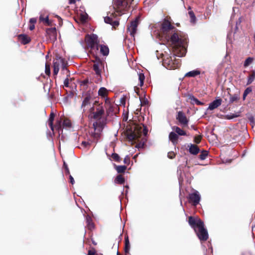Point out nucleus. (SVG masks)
<instances>
[{
  "label": "nucleus",
  "instance_id": "obj_1",
  "mask_svg": "<svg viewBox=\"0 0 255 255\" xmlns=\"http://www.w3.org/2000/svg\"><path fill=\"white\" fill-rule=\"evenodd\" d=\"M90 113L92 118L96 120L93 124L95 132L93 134L94 138L100 137L101 132L102 131L104 126L107 124V117L103 118L105 114V110L102 104H99L98 102H95L93 105L90 108Z\"/></svg>",
  "mask_w": 255,
  "mask_h": 255
},
{
  "label": "nucleus",
  "instance_id": "obj_2",
  "mask_svg": "<svg viewBox=\"0 0 255 255\" xmlns=\"http://www.w3.org/2000/svg\"><path fill=\"white\" fill-rule=\"evenodd\" d=\"M165 39L173 45L175 54L178 57L184 56L186 53L187 39L185 37L179 36L178 30L169 34Z\"/></svg>",
  "mask_w": 255,
  "mask_h": 255
},
{
  "label": "nucleus",
  "instance_id": "obj_3",
  "mask_svg": "<svg viewBox=\"0 0 255 255\" xmlns=\"http://www.w3.org/2000/svg\"><path fill=\"white\" fill-rule=\"evenodd\" d=\"M148 132L146 127L143 124H133L129 127L127 126L126 136L130 141L135 140L140 138L143 134L146 136Z\"/></svg>",
  "mask_w": 255,
  "mask_h": 255
},
{
  "label": "nucleus",
  "instance_id": "obj_4",
  "mask_svg": "<svg viewBox=\"0 0 255 255\" xmlns=\"http://www.w3.org/2000/svg\"><path fill=\"white\" fill-rule=\"evenodd\" d=\"M85 40L87 47L90 49L91 52H96L99 50L100 41L96 34L86 35Z\"/></svg>",
  "mask_w": 255,
  "mask_h": 255
},
{
  "label": "nucleus",
  "instance_id": "obj_5",
  "mask_svg": "<svg viewBox=\"0 0 255 255\" xmlns=\"http://www.w3.org/2000/svg\"><path fill=\"white\" fill-rule=\"evenodd\" d=\"M176 31V28L167 19H164L160 28V33L162 37L166 38L172 32Z\"/></svg>",
  "mask_w": 255,
  "mask_h": 255
},
{
  "label": "nucleus",
  "instance_id": "obj_6",
  "mask_svg": "<svg viewBox=\"0 0 255 255\" xmlns=\"http://www.w3.org/2000/svg\"><path fill=\"white\" fill-rule=\"evenodd\" d=\"M133 0H115L113 4L115 12L121 15Z\"/></svg>",
  "mask_w": 255,
  "mask_h": 255
},
{
  "label": "nucleus",
  "instance_id": "obj_7",
  "mask_svg": "<svg viewBox=\"0 0 255 255\" xmlns=\"http://www.w3.org/2000/svg\"><path fill=\"white\" fill-rule=\"evenodd\" d=\"M225 102L227 103L228 105H231L233 104H237L239 102L240 100V92L231 94L229 91L227 94L223 97Z\"/></svg>",
  "mask_w": 255,
  "mask_h": 255
},
{
  "label": "nucleus",
  "instance_id": "obj_8",
  "mask_svg": "<svg viewBox=\"0 0 255 255\" xmlns=\"http://www.w3.org/2000/svg\"><path fill=\"white\" fill-rule=\"evenodd\" d=\"M176 119L182 128H188L189 119L183 111H179L177 113Z\"/></svg>",
  "mask_w": 255,
  "mask_h": 255
},
{
  "label": "nucleus",
  "instance_id": "obj_9",
  "mask_svg": "<svg viewBox=\"0 0 255 255\" xmlns=\"http://www.w3.org/2000/svg\"><path fill=\"white\" fill-rule=\"evenodd\" d=\"M188 223L194 231H196L197 229L204 225V222L199 218L193 216L189 217Z\"/></svg>",
  "mask_w": 255,
  "mask_h": 255
},
{
  "label": "nucleus",
  "instance_id": "obj_10",
  "mask_svg": "<svg viewBox=\"0 0 255 255\" xmlns=\"http://www.w3.org/2000/svg\"><path fill=\"white\" fill-rule=\"evenodd\" d=\"M105 108L106 110V117L112 116L114 114H116L118 107L116 105L112 104L108 98L105 100Z\"/></svg>",
  "mask_w": 255,
  "mask_h": 255
},
{
  "label": "nucleus",
  "instance_id": "obj_11",
  "mask_svg": "<svg viewBox=\"0 0 255 255\" xmlns=\"http://www.w3.org/2000/svg\"><path fill=\"white\" fill-rule=\"evenodd\" d=\"M92 101V97L90 94L87 93L83 98V100L81 105V109L83 110V112H85L87 110L90 111V108H91V104Z\"/></svg>",
  "mask_w": 255,
  "mask_h": 255
},
{
  "label": "nucleus",
  "instance_id": "obj_12",
  "mask_svg": "<svg viewBox=\"0 0 255 255\" xmlns=\"http://www.w3.org/2000/svg\"><path fill=\"white\" fill-rule=\"evenodd\" d=\"M194 232L201 242H205L208 239V231L205 228L204 225Z\"/></svg>",
  "mask_w": 255,
  "mask_h": 255
},
{
  "label": "nucleus",
  "instance_id": "obj_13",
  "mask_svg": "<svg viewBox=\"0 0 255 255\" xmlns=\"http://www.w3.org/2000/svg\"><path fill=\"white\" fill-rule=\"evenodd\" d=\"M139 23V17L136 18L130 22V24L128 26L127 30L129 32L130 35L134 39L135 35L136 33L137 28Z\"/></svg>",
  "mask_w": 255,
  "mask_h": 255
},
{
  "label": "nucleus",
  "instance_id": "obj_14",
  "mask_svg": "<svg viewBox=\"0 0 255 255\" xmlns=\"http://www.w3.org/2000/svg\"><path fill=\"white\" fill-rule=\"evenodd\" d=\"M189 202L191 203L192 205L197 206L200 201L201 197L197 191H194L193 193L189 194L188 197Z\"/></svg>",
  "mask_w": 255,
  "mask_h": 255
},
{
  "label": "nucleus",
  "instance_id": "obj_15",
  "mask_svg": "<svg viewBox=\"0 0 255 255\" xmlns=\"http://www.w3.org/2000/svg\"><path fill=\"white\" fill-rule=\"evenodd\" d=\"M47 39L54 42L57 39V31L55 27L48 28L46 30Z\"/></svg>",
  "mask_w": 255,
  "mask_h": 255
},
{
  "label": "nucleus",
  "instance_id": "obj_16",
  "mask_svg": "<svg viewBox=\"0 0 255 255\" xmlns=\"http://www.w3.org/2000/svg\"><path fill=\"white\" fill-rule=\"evenodd\" d=\"M63 63V58L59 57L53 61V75L56 76L59 71V67Z\"/></svg>",
  "mask_w": 255,
  "mask_h": 255
},
{
  "label": "nucleus",
  "instance_id": "obj_17",
  "mask_svg": "<svg viewBox=\"0 0 255 255\" xmlns=\"http://www.w3.org/2000/svg\"><path fill=\"white\" fill-rule=\"evenodd\" d=\"M94 63L93 65V69L95 71V74H101V70L100 69V66H102V62L99 58H96V61H94Z\"/></svg>",
  "mask_w": 255,
  "mask_h": 255
},
{
  "label": "nucleus",
  "instance_id": "obj_18",
  "mask_svg": "<svg viewBox=\"0 0 255 255\" xmlns=\"http://www.w3.org/2000/svg\"><path fill=\"white\" fill-rule=\"evenodd\" d=\"M188 146V151L191 154L196 155L200 152V148L196 144H190Z\"/></svg>",
  "mask_w": 255,
  "mask_h": 255
},
{
  "label": "nucleus",
  "instance_id": "obj_19",
  "mask_svg": "<svg viewBox=\"0 0 255 255\" xmlns=\"http://www.w3.org/2000/svg\"><path fill=\"white\" fill-rule=\"evenodd\" d=\"M17 37L18 40L23 45L29 43L31 41L30 37L24 34H19Z\"/></svg>",
  "mask_w": 255,
  "mask_h": 255
},
{
  "label": "nucleus",
  "instance_id": "obj_20",
  "mask_svg": "<svg viewBox=\"0 0 255 255\" xmlns=\"http://www.w3.org/2000/svg\"><path fill=\"white\" fill-rule=\"evenodd\" d=\"M222 100L221 99H216L211 102L209 106L208 109L210 110H213L218 107H219L222 104Z\"/></svg>",
  "mask_w": 255,
  "mask_h": 255
},
{
  "label": "nucleus",
  "instance_id": "obj_21",
  "mask_svg": "<svg viewBox=\"0 0 255 255\" xmlns=\"http://www.w3.org/2000/svg\"><path fill=\"white\" fill-rule=\"evenodd\" d=\"M104 21L106 23L110 24L112 25L113 27L116 28L119 25V22L118 20H113L110 16H106L104 17Z\"/></svg>",
  "mask_w": 255,
  "mask_h": 255
},
{
  "label": "nucleus",
  "instance_id": "obj_22",
  "mask_svg": "<svg viewBox=\"0 0 255 255\" xmlns=\"http://www.w3.org/2000/svg\"><path fill=\"white\" fill-rule=\"evenodd\" d=\"M178 135L175 132L173 131L170 132L169 139L174 145H176L178 143Z\"/></svg>",
  "mask_w": 255,
  "mask_h": 255
},
{
  "label": "nucleus",
  "instance_id": "obj_23",
  "mask_svg": "<svg viewBox=\"0 0 255 255\" xmlns=\"http://www.w3.org/2000/svg\"><path fill=\"white\" fill-rule=\"evenodd\" d=\"M188 100L190 101V103L192 105H194L195 104L197 105H203L204 103L199 101L197 98H196L192 95H188Z\"/></svg>",
  "mask_w": 255,
  "mask_h": 255
},
{
  "label": "nucleus",
  "instance_id": "obj_24",
  "mask_svg": "<svg viewBox=\"0 0 255 255\" xmlns=\"http://www.w3.org/2000/svg\"><path fill=\"white\" fill-rule=\"evenodd\" d=\"M100 52L103 56H107L109 53V49L108 46L105 45H99Z\"/></svg>",
  "mask_w": 255,
  "mask_h": 255
},
{
  "label": "nucleus",
  "instance_id": "obj_25",
  "mask_svg": "<svg viewBox=\"0 0 255 255\" xmlns=\"http://www.w3.org/2000/svg\"><path fill=\"white\" fill-rule=\"evenodd\" d=\"M172 129L175 131V133L178 135H180V136L187 135V133H186V131L177 126L173 127Z\"/></svg>",
  "mask_w": 255,
  "mask_h": 255
},
{
  "label": "nucleus",
  "instance_id": "obj_26",
  "mask_svg": "<svg viewBox=\"0 0 255 255\" xmlns=\"http://www.w3.org/2000/svg\"><path fill=\"white\" fill-rule=\"evenodd\" d=\"M55 117V114L53 112H51L48 120L49 126L50 127L51 130H52L53 131H54L53 121L54 120Z\"/></svg>",
  "mask_w": 255,
  "mask_h": 255
},
{
  "label": "nucleus",
  "instance_id": "obj_27",
  "mask_svg": "<svg viewBox=\"0 0 255 255\" xmlns=\"http://www.w3.org/2000/svg\"><path fill=\"white\" fill-rule=\"evenodd\" d=\"M125 245L124 250H125V254L127 255L129 253V251L130 250V244H129V241L128 240V236L125 237Z\"/></svg>",
  "mask_w": 255,
  "mask_h": 255
},
{
  "label": "nucleus",
  "instance_id": "obj_28",
  "mask_svg": "<svg viewBox=\"0 0 255 255\" xmlns=\"http://www.w3.org/2000/svg\"><path fill=\"white\" fill-rule=\"evenodd\" d=\"M98 95L103 98L107 97L108 90L104 87H101L98 91Z\"/></svg>",
  "mask_w": 255,
  "mask_h": 255
},
{
  "label": "nucleus",
  "instance_id": "obj_29",
  "mask_svg": "<svg viewBox=\"0 0 255 255\" xmlns=\"http://www.w3.org/2000/svg\"><path fill=\"white\" fill-rule=\"evenodd\" d=\"M125 182V178L121 174L118 175L115 179V182L117 184H123Z\"/></svg>",
  "mask_w": 255,
  "mask_h": 255
},
{
  "label": "nucleus",
  "instance_id": "obj_30",
  "mask_svg": "<svg viewBox=\"0 0 255 255\" xmlns=\"http://www.w3.org/2000/svg\"><path fill=\"white\" fill-rule=\"evenodd\" d=\"M200 74V71L199 70H193L187 73L185 76L189 77H194Z\"/></svg>",
  "mask_w": 255,
  "mask_h": 255
},
{
  "label": "nucleus",
  "instance_id": "obj_31",
  "mask_svg": "<svg viewBox=\"0 0 255 255\" xmlns=\"http://www.w3.org/2000/svg\"><path fill=\"white\" fill-rule=\"evenodd\" d=\"M255 70L252 71L251 74L249 76L247 85H250L255 80Z\"/></svg>",
  "mask_w": 255,
  "mask_h": 255
},
{
  "label": "nucleus",
  "instance_id": "obj_32",
  "mask_svg": "<svg viewBox=\"0 0 255 255\" xmlns=\"http://www.w3.org/2000/svg\"><path fill=\"white\" fill-rule=\"evenodd\" d=\"M254 58L251 57H248L246 58L244 63V67L246 68L253 63Z\"/></svg>",
  "mask_w": 255,
  "mask_h": 255
},
{
  "label": "nucleus",
  "instance_id": "obj_33",
  "mask_svg": "<svg viewBox=\"0 0 255 255\" xmlns=\"http://www.w3.org/2000/svg\"><path fill=\"white\" fill-rule=\"evenodd\" d=\"M55 128L58 130L62 131V119H60L59 120H57L56 122L55 125L54 126V128Z\"/></svg>",
  "mask_w": 255,
  "mask_h": 255
},
{
  "label": "nucleus",
  "instance_id": "obj_34",
  "mask_svg": "<svg viewBox=\"0 0 255 255\" xmlns=\"http://www.w3.org/2000/svg\"><path fill=\"white\" fill-rule=\"evenodd\" d=\"M127 167L125 165H118L116 166V169L119 173H123L125 172Z\"/></svg>",
  "mask_w": 255,
  "mask_h": 255
},
{
  "label": "nucleus",
  "instance_id": "obj_35",
  "mask_svg": "<svg viewBox=\"0 0 255 255\" xmlns=\"http://www.w3.org/2000/svg\"><path fill=\"white\" fill-rule=\"evenodd\" d=\"M208 155V151L203 150L199 155V158L202 160L205 159Z\"/></svg>",
  "mask_w": 255,
  "mask_h": 255
},
{
  "label": "nucleus",
  "instance_id": "obj_36",
  "mask_svg": "<svg viewBox=\"0 0 255 255\" xmlns=\"http://www.w3.org/2000/svg\"><path fill=\"white\" fill-rule=\"evenodd\" d=\"M67 65H68V63H67V62L63 58V63H61V69H62V72H64L65 71H66V75H67V71H69L68 69H67Z\"/></svg>",
  "mask_w": 255,
  "mask_h": 255
},
{
  "label": "nucleus",
  "instance_id": "obj_37",
  "mask_svg": "<svg viewBox=\"0 0 255 255\" xmlns=\"http://www.w3.org/2000/svg\"><path fill=\"white\" fill-rule=\"evenodd\" d=\"M138 80L139 81V84L138 85L140 86V87H141L143 85L145 77H144V74L141 73H140L139 74H138Z\"/></svg>",
  "mask_w": 255,
  "mask_h": 255
},
{
  "label": "nucleus",
  "instance_id": "obj_38",
  "mask_svg": "<svg viewBox=\"0 0 255 255\" xmlns=\"http://www.w3.org/2000/svg\"><path fill=\"white\" fill-rule=\"evenodd\" d=\"M188 14L190 18V21L192 23H194L196 21V18L194 12L192 10H190L188 11Z\"/></svg>",
  "mask_w": 255,
  "mask_h": 255
},
{
  "label": "nucleus",
  "instance_id": "obj_39",
  "mask_svg": "<svg viewBox=\"0 0 255 255\" xmlns=\"http://www.w3.org/2000/svg\"><path fill=\"white\" fill-rule=\"evenodd\" d=\"M62 126L65 128H71L72 126L70 121L67 119H65L63 121Z\"/></svg>",
  "mask_w": 255,
  "mask_h": 255
},
{
  "label": "nucleus",
  "instance_id": "obj_40",
  "mask_svg": "<svg viewBox=\"0 0 255 255\" xmlns=\"http://www.w3.org/2000/svg\"><path fill=\"white\" fill-rule=\"evenodd\" d=\"M202 138V135H195L194 137L193 141L196 144H199L200 143Z\"/></svg>",
  "mask_w": 255,
  "mask_h": 255
},
{
  "label": "nucleus",
  "instance_id": "obj_41",
  "mask_svg": "<svg viewBox=\"0 0 255 255\" xmlns=\"http://www.w3.org/2000/svg\"><path fill=\"white\" fill-rule=\"evenodd\" d=\"M112 157L113 160L116 162H120L121 160V158L119 155L118 154L116 153H114L112 154Z\"/></svg>",
  "mask_w": 255,
  "mask_h": 255
},
{
  "label": "nucleus",
  "instance_id": "obj_42",
  "mask_svg": "<svg viewBox=\"0 0 255 255\" xmlns=\"http://www.w3.org/2000/svg\"><path fill=\"white\" fill-rule=\"evenodd\" d=\"M69 77H70V72H69V71H67V77H66V78L65 79V80L64 81V85L66 87H69Z\"/></svg>",
  "mask_w": 255,
  "mask_h": 255
},
{
  "label": "nucleus",
  "instance_id": "obj_43",
  "mask_svg": "<svg viewBox=\"0 0 255 255\" xmlns=\"http://www.w3.org/2000/svg\"><path fill=\"white\" fill-rule=\"evenodd\" d=\"M45 72L47 75L50 76V73H51L50 67V65L47 63H46V64H45Z\"/></svg>",
  "mask_w": 255,
  "mask_h": 255
},
{
  "label": "nucleus",
  "instance_id": "obj_44",
  "mask_svg": "<svg viewBox=\"0 0 255 255\" xmlns=\"http://www.w3.org/2000/svg\"><path fill=\"white\" fill-rule=\"evenodd\" d=\"M40 20L41 21H44L48 25H51V22L49 20L48 17H46L45 18H43L41 17H40Z\"/></svg>",
  "mask_w": 255,
  "mask_h": 255
},
{
  "label": "nucleus",
  "instance_id": "obj_45",
  "mask_svg": "<svg viewBox=\"0 0 255 255\" xmlns=\"http://www.w3.org/2000/svg\"><path fill=\"white\" fill-rule=\"evenodd\" d=\"M96 253V250L94 248L91 247L88 251V255H95Z\"/></svg>",
  "mask_w": 255,
  "mask_h": 255
},
{
  "label": "nucleus",
  "instance_id": "obj_46",
  "mask_svg": "<svg viewBox=\"0 0 255 255\" xmlns=\"http://www.w3.org/2000/svg\"><path fill=\"white\" fill-rule=\"evenodd\" d=\"M63 167L64 168L65 170V174H67V175L70 174V171L68 168V165L65 161H64V163H63Z\"/></svg>",
  "mask_w": 255,
  "mask_h": 255
},
{
  "label": "nucleus",
  "instance_id": "obj_47",
  "mask_svg": "<svg viewBox=\"0 0 255 255\" xmlns=\"http://www.w3.org/2000/svg\"><path fill=\"white\" fill-rule=\"evenodd\" d=\"M96 78L95 80V83H99V82H101L102 81V76L101 74H96Z\"/></svg>",
  "mask_w": 255,
  "mask_h": 255
},
{
  "label": "nucleus",
  "instance_id": "obj_48",
  "mask_svg": "<svg viewBox=\"0 0 255 255\" xmlns=\"http://www.w3.org/2000/svg\"><path fill=\"white\" fill-rule=\"evenodd\" d=\"M168 157L170 159H173L175 157V153L173 151H170L168 153Z\"/></svg>",
  "mask_w": 255,
  "mask_h": 255
},
{
  "label": "nucleus",
  "instance_id": "obj_49",
  "mask_svg": "<svg viewBox=\"0 0 255 255\" xmlns=\"http://www.w3.org/2000/svg\"><path fill=\"white\" fill-rule=\"evenodd\" d=\"M89 83L88 79H85L80 82V86H87L88 84Z\"/></svg>",
  "mask_w": 255,
  "mask_h": 255
},
{
  "label": "nucleus",
  "instance_id": "obj_50",
  "mask_svg": "<svg viewBox=\"0 0 255 255\" xmlns=\"http://www.w3.org/2000/svg\"><path fill=\"white\" fill-rule=\"evenodd\" d=\"M238 117V115L235 114H231V115H228L226 116V118L229 120L233 119L235 118H236Z\"/></svg>",
  "mask_w": 255,
  "mask_h": 255
},
{
  "label": "nucleus",
  "instance_id": "obj_51",
  "mask_svg": "<svg viewBox=\"0 0 255 255\" xmlns=\"http://www.w3.org/2000/svg\"><path fill=\"white\" fill-rule=\"evenodd\" d=\"M124 162L125 164H129V162H130V158L128 156H127L125 158V159L124 160Z\"/></svg>",
  "mask_w": 255,
  "mask_h": 255
},
{
  "label": "nucleus",
  "instance_id": "obj_52",
  "mask_svg": "<svg viewBox=\"0 0 255 255\" xmlns=\"http://www.w3.org/2000/svg\"><path fill=\"white\" fill-rule=\"evenodd\" d=\"M252 91V88L251 87H248L247 88H246V90L244 91V92L246 93V94L248 95L249 94L251 93Z\"/></svg>",
  "mask_w": 255,
  "mask_h": 255
},
{
  "label": "nucleus",
  "instance_id": "obj_53",
  "mask_svg": "<svg viewBox=\"0 0 255 255\" xmlns=\"http://www.w3.org/2000/svg\"><path fill=\"white\" fill-rule=\"evenodd\" d=\"M36 22V19L35 18H31L29 20V23L34 24Z\"/></svg>",
  "mask_w": 255,
  "mask_h": 255
},
{
  "label": "nucleus",
  "instance_id": "obj_54",
  "mask_svg": "<svg viewBox=\"0 0 255 255\" xmlns=\"http://www.w3.org/2000/svg\"><path fill=\"white\" fill-rule=\"evenodd\" d=\"M56 17L58 18V24H59V26H61L62 25V18L60 17H59V16H58V15H56Z\"/></svg>",
  "mask_w": 255,
  "mask_h": 255
},
{
  "label": "nucleus",
  "instance_id": "obj_55",
  "mask_svg": "<svg viewBox=\"0 0 255 255\" xmlns=\"http://www.w3.org/2000/svg\"><path fill=\"white\" fill-rule=\"evenodd\" d=\"M82 145H83L84 147H86L90 145V143L88 142L84 141H82Z\"/></svg>",
  "mask_w": 255,
  "mask_h": 255
},
{
  "label": "nucleus",
  "instance_id": "obj_56",
  "mask_svg": "<svg viewBox=\"0 0 255 255\" xmlns=\"http://www.w3.org/2000/svg\"><path fill=\"white\" fill-rule=\"evenodd\" d=\"M69 175V179H70V182L73 185L74 184L75 181L73 177L70 174Z\"/></svg>",
  "mask_w": 255,
  "mask_h": 255
},
{
  "label": "nucleus",
  "instance_id": "obj_57",
  "mask_svg": "<svg viewBox=\"0 0 255 255\" xmlns=\"http://www.w3.org/2000/svg\"><path fill=\"white\" fill-rule=\"evenodd\" d=\"M35 28V25L33 24H30L29 29L30 30H33Z\"/></svg>",
  "mask_w": 255,
  "mask_h": 255
},
{
  "label": "nucleus",
  "instance_id": "obj_58",
  "mask_svg": "<svg viewBox=\"0 0 255 255\" xmlns=\"http://www.w3.org/2000/svg\"><path fill=\"white\" fill-rule=\"evenodd\" d=\"M89 227L90 229H91L92 228H94V224L93 223H89Z\"/></svg>",
  "mask_w": 255,
  "mask_h": 255
},
{
  "label": "nucleus",
  "instance_id": "obj_59",
  "mask_svg": "<svg viewBox=\"0 0 255 255\" xmlns=\"http://www.w3.org/2000/svg\"><path fill=\"white\" fill-rule=\"evenodd\" d=\"M75 2H76V0H69V4L75 3Z\"/></svg>",
  "mask_w": 255,
  "mask_h": 255
},
{
  "label": "nucleus",
  "instance_id": "obj_60",
  "mask_svg": "<svg viewBox=\"0 0 255 255\" xmlns=\"http://www.w3.org/2000/svg\"><path fill=\"white\" fill-rule=\"evenodd\" d=\"M248 94H246V93L244 92L243 96V100H245L246 99V97L247 96Z\"/></svg>",
  "mask_w": 255,
  "mask_h": 255
},
{
  "label": "nucleus",
  "instance_id": "obj_61",
  "mask_svg": "<svg viewBox=\"0 0 255 255\" xmlns=\"http://www.w3.org/2000/svg\"><path fill=\"white\" fill-rule=\"evenodd\" d=\"M92 243L94 245H97V243L93 239H92Z\"/></svg>",
  "mask_w": 255,
  "mask_h": 255
},
{
  "label": "nucleus",
  "instance_id": "obj_62",
  "mask_svg": "<svg viewBox=\"0 0 255 255\" xmlns=\"http://www.w3.org/2000/svg\"><path fill=\"white\" fill-rule=\"evenodd\" d=\"M81 20H83V21L85 20V17H84V15H82V18H81Z\"/></svg>",
  "mask_w": 255,
  "mask_h": 255
},
{
  "label": "nucleus",
  "instance_id": "obj_63",
  "mask_svg": "<svg viewBox=\"0 0 255 255\" xmlns=\"http://www.w3.org/2000/svg\"><path fill=\"white\" fill-rule=\"evenodd\" d=\"M111 15H113V16H116L117 14L115 13H112L111 14Z\"/></svg>",
  "mask_w": 255,
  "mask_h": 255
},
{
  "label": "nucleus",
  "instance_id": "obj_64",
  "mask_svg": "<svg viewBox=\"0 0 255 255\" xmlns=\"http://www.w3.org/2000/svg\"><path fill=\"white\" fill-rule=\"evenodd\" d=\"M117 255H121L120 253L118 251L117 253Z\"/></svg>",
  "mask_w": 255,
  "mask_h": 255
}]
</instances>
